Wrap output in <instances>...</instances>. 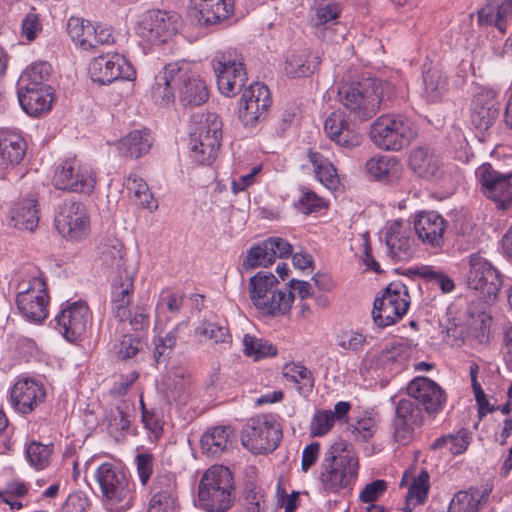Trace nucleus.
Listing matches in <instances>:
<instances>
[{
  "mask_svg": "<svg viewBox=\"0 0 512 512\" xmlns=\"http://www.w3.org/2000/svg\"><path fill=\"white\" fill-rule=\"evenodd\" d=\"M408 395L421 404L428 415L440 413L447 402L445 391L428 377H416L407 386Z\"/></svg>",
  "mask_w": 512,
  "mask_h": 512,
  "instance_id": "20",
  "label": "nucleus"
},
{
  "mask_svg": "<svg viewBox=\"0 0 512 512\" xmlns=\"http://www.w3.org/2000/svg\"><path fill=\"white\" fill-rule=\"evenodd\" d=\"M27 151V144L21 134L12 130H0V169L19 165Z\"/></svg>",
  "mask_w": 512,
  "mask_h": 512,
  "instance_id": "31",
  "label": "nucleus"
},
{
  "mask_svg": "<svg viewBox=\"0 0 512 512\" xmlns=\"http://www.w3.org/2000/svg\"><path fill=\"white\" fill-rule=\"evenodd\" d=\"M181 26L178 13L152 10L142 15L136 26V34L144 47L159 46L176 36Z\"/></svg>",
  "mask_w": 512,
  "mask_h": 512,
  "instance_id": "8",
  "label": "nucleus"
},
{
  "mask_svg": "<svg viewBox=\"0 0 512 512\" xmlns=\"http://www.w3.org/2000/svg\"><path fill=\"white\" fill-rule=\"evenodd\" d=\"M409 166L419 177L431 179L440 170L439 158L429 147L415 148L409 157Z\"/></svg>",
  "mask_w": 512,
  "mask_h": 512,
  "instance_id": "35",
  "label": "nucleus"
},
{
  "mask_svg": "<svg viewBox=\"0 0 512 512\" xmlns=\"http://www.w3.org/2000/svg\"><path fill=\"white\" fill-rule=\"evenodd\" d=\"M423 95L429 102L440 100L447 89V77L438 69H429L423 75Z\"/></svg>",
  "mask_w": 512,
  "mask_h": 512,
  "instance_id": "45",
  "label": "nucleus"
},
{
  "mask_svg": "<svg viewBox=\"0 0 512 512\" xmlns=\"http://www.w3.org/2000/svg\"><path fill=\"white\" fill-rule=\"evenodd\" d=\"M423 423V413L418 404L411 399H401L396 405L393 420L395 440L407 444L412 438L415 427Z\"/></svg>",
  "mask_w": 512,
  "mask_h": 512,
  "instance_id": "24",
  "label": "nucleus"
},
{
  "mask_svg": "<svg viewBox=\"0 0 512 512\" xmlns=\"http://www.w3.org/2000/svg\"><path fill=\"white\" fill-rule=\"evenodd\" d=\"M283 376L290 382L300 384L299 390L310 392L314 387L312 372L300 363H288L283 367Z\"/></svg>",
  "mask_w": 512,
  "mask_h": 512,
  "instance_id": "53",
  "label": "nucleus"
},
{
  "mask_svg": "<svg viewBox=\"0 0 512 512\" xmlns=\"http://www.w3.org/2000/svg\"><path fill=\"white\" fill-rule=\"evenodd\" d=\"M179 67L177 73V89L179 100L184 106H200L209 98V90L204 80L191 70L186 61L176 62Z\"/></svg>",
  "mask_w": 512,
  "mask_h": 512,
  "instance_id": "19",
  "label": "nucleus"
},
{
  "mask_svg": "<svg viewBox=\"0 0 512 512\" xmlns=\"http://www.w3.org/2000/svg\"><path fill=\"white\" fill-rule=\"evenodd\" d=\"M476 178L481 185L483 194L497 202L503 210L509 208L511 200V173L502 174L493 169L489 163L477 168Z\"/></svg>",
  "mask_w": 512,
  "mask_h": 512,
  "instance_id": "18",
  "label": "nucleus"
},
{
  "mask_svg": "<svg viewBox=\"0 0 512 512\" xmlns=\"http://www.w3.org/2000/svg\"><path fill=\"white\" fill-rule=\"evenodd\" d=\"M124 255V245L119 240H112L100 246V260L102 264L116 271L117 275L120 273L124 275V270H128L125 267Z\"/></svg>",
  "mask_w": 512,
  "mask_h": 512,
  "instance_id": "43",
  "label": "nucleus"
},
{
  "mask_svg": "<svg viewBox=\"0 0 512 512\" xmlns=\"http://www.w3.org/2000/svg\"><path fill=\"white\" fill-rule=\"evenodd\" d=\"M244 502L248 512H260L265 503L261 489L248 483L244 490Z\"/></svg>",
  "mask_w": 512,
  "mask_h": 512,
  "instance_id": "62",
  "label": "nucleus"
},
{
  "mask_svg": "<svg viewBox=\"0 0 512 512\" xmlns=\"http://www.w3.org/2000/svg\"><path fill=\"white\" fill-rule=\"evenodd\" d=\"M179 67L176 62L169 63L155 76L151 94L153 101L160 106H167L174 102L177 88V73Z\"/></svg>",
  "mask_w": 512,
  "mask_h": 512,
  "instance_id": "32",
  "label": "nucleus"
},
{
  "mask_svg": "<svg viewBox=\"0 0 512 512\" xmlns=\"http://www.w3.org/2000/svg\"><path fill=\"white\" fill-rule=\"evenodd\" d=\"M10 221L17 229L33 231L39 222L37 201L27 198L16 203L10 210Z\"/></svg>",
  "mask_w": 512,
  "mask_h": 512,
  "instance_id": "37",
  "label": "nucleus"
},
{
  "mask_svg": "<svg viewBox=\"0 0 512 512\" xmlns=\"http://www.w3.org/2000/svg\"><path fill=\"white\" fill-rule=\"evenodd\" d=\"M212 67L221 94L232 97L242 90L247 81L243 62L220 55L212 60Z\"/></svg>",
  "mask_w": 512,
  "mask_h": 512,
  "instance_id": "17",
  "label": "nucleus"
},
{
  "mask_svg": "<svg viewBox=\"0 0 512 512\" xmlns=\"http://www.w3.org/2000/svg\"><path fill=\"white\" fill-rule=\"evenodd\" d=\"M271 105L268 87L254 82L244 90L239 102V119L246 127H254L266 119Z\"/></svg>",
  "mask_w": 512,
  "mask_h": 512,
  "instance_id": "15",
  "label": "nucleus"
},
{
  "mask_svg": "<svg viewBox=\"0 0 512 512\" xmlns=\"http://www.w3.org/2000/svg\"><path fill=\"white\" fill-rule=\"evenodd\" d=\"M195 18L201 27L223 23L234 13L235 0H191Z\"/></svg>",
  "mask_w": 512,
  "mask_h": 512,
  "instance_id": "27",
  "label": "nucleus"
},
{
  "mask_svg": "<svg viewBox=\"0 0 512 512\" xmlns=\"http://www.w3.org/2000/svg\"><path fill=\"white\" fill-rule=\"evenodd\" d=\"M320 58L312 55L308 51H302L299 54H291L285 61V73L287 76L304 77L314 72L319 66Z\"/></svg>",
  "mask_w": 512,
  "mask_h": 512,
  "instance_id": "41",
  "label": "nucleus"
},
{
  "mask_svg": "<svg viewBox=\"0 0 512 512\" xmlns=\"http://www.w3.org/2000/svg\"><path fill=\"white\" fill-rule=\"evenodd\" d=\"M418 239L426 246L442 249L445 245L447 221L436 211H421L413 221Z\"/></svg>",
  "mask_w": 512,
  "mask_h": 512,
  "instance_id": "22",
  "label": "nucleus"
},
{
  "mask_svg": "<svg viewBox=\"0 0 512 512\" xmlns=\"http://www.w3.org/2000/svg\"><path fill=\"white\" fill-rule=\"evenodd\" d=\"M325 206L321 197L307 187L300 188V196L295 202V207L304 214H311L319 211Z\"/></svg>",
  "mask_w": 512,
  "mask_h": 512,
  "instance_id": "58",
  "label": "nucleus"
},
{
  "mask_svg": "<svg viewBox=\"0 0 512 512\" xmlns=\"http://www.w3.org/2000/svg\"><path fill=\"white\" fill-rule=\"evenodd\" d=\"M292 253V246L284 239L271 237L262 243L251 247L248 251L245 263L251 268L258 266L267 267L277 257L284 258Z\"/></svg>",
  "mask_w": 512,
  "mask_h": 512,
  "instance_id": "26",
  "label": "nucleus"
},
{
  "mask_svg": "<svg viewBox=\"0 0 512 512\" xmlns=\"http://www.w3.org/2000/svg\"><path fill=\"white\" fill-rule=\"evenodd\" d=\"M16 304L20 313L29 321L42 323L48 316V294L45 281L33 277L19 284Z\"/></svg>",
  "mask_w": 512,
  "mask_h": 512,
  "instance_id": "10",
  "label": "nucleus"
},
{
  "mask_svg": "<svg viewBox=\"0 0 512 512\" xmlns=\"http://www.w3.org/2000/svg\"><path fill=\"white\" fill-rule=\"evenodd\" d=\"M90 315L87 304L76 301L69 304L56 316V329L69 342H75L86 332Z\"/></svg>",
  "mask_w": 512,
  "mask_h": 512,
  "instance_id": "21",
  "label": "nucleus"
},
{
  "mask_svg": "<svg viewBox=\"0 0 512 512\" xmlns=\"http://www.w3.org/2000/svg\"><path fill=\"white\" fill-rule=\"evenodd\" d=\"M324 131L332 141L347 149L359 146L362 142V135L350 126L345 113L340 110L333 111L326 118Z\"/></svg>",
  "mask_w": 512,
  "mask_h": 512,
  "instance_id": "28",
  "label": "nucleus"
},
{
  "mask_svg": "<svg viewBox=\"0 0 512 512\" xmlns=\"http://www.w3.org/2000/svg\"><path fill=\"white\" fill-rule=\"evenodd\" d=\"M18 86L20 106L28 115L38 117L51 109L53 101L51 87Z\"/></svg>",
  "mask_w": 512,
  "mask_h": 512,
  "instance_id": "30",
  "label": "nucleus"
},
{
  "mask_svg": "<svg viewBox=\"0 0 512 512\" xmlns=\"http://www.w3.org/2000/svg\"><path fill=\"white\" fill-rule=\"evenodd\" d=\"M409 272L437 285L444 293H450L455 288L454 281L447 274L433 266L422 265L409 269Z\"/></svg>",
  "mask_w": 512,
  "mask_h": 512,
  "instance_id": "49",
  "label": "nucleus"
},
{
  "mask_svg": "<svg viewBox=\"0 0 512 512\" xmlns=\"http://www.w3.org/2000/svg\"><path fill=\"white\" fill-rule=\"evenodd\" d=\"M281 437L282 432L276 424L256 418L244 426L241 442L253 454H267L277 448Z\"/></svg>",
  "mask_w": 512,
  "mask_h": 512,
  "instance_id": "11",
  "label": "nucleus"
},
{
  "mask_svg": "<svg viewBox=\"0 0 512 512\" xmlns=\"http://www.w3.org/2000/svg\"><path fill=\"white\" fill-rule=\"evenodd\" d=\"M190 131V157L198 164L209 165L217 157L222 138V122L216 114L201 115Z\"/></svg>",
  "mask_w": 512,
  "mask_h": 512,
  "instance_id": "6",
  "label": "nucleus"
},
{
  "mask_svg": "<svg viewBox=\"0 0 512 512\" xmlns=\"http://www.w3.org/2000/svg\"><path fill=\"white\" fill-rule=\"evenodd\" d=\"M309 160L314 167L317 179L326 187L337 184L336 168L318 152H309Z\"/></svg>",
  "mask_w": 512,
  "mask_h": 512,
  "instance_id": "51",
  "label": "nucleus"
},
{
  "mask_svg": "<svg viewBox=\"0 0 512 512\" xmlns=\"http://www.w3.org/2000/svg\"><path fill=\"white\" fill-rule=\"evenodd\" d=\"M125 186L130 193H133L138 204L145 209L155 211L158 208V202L150 192L147 183L136 174H130L125 182Z\"/></svg>",
  "mask_w": 512,
  "mask_h": 512,
  "instance_id": "44",
  "label": "nucleus"
},
{
  "mask_svg": "<svg viewBox=\"0 0 512 512\" xmlns=\"http://www.w3.org/2000/svg\"><path fill=\"white\" fill-rule=\"evenodd\" d=\"M477 16L480 25H493L502 33L506 31V18L500 14L494 0H487V4L477 12Z\"/></svg>",
  "mask_w": 512,
  "mask_h": 512,
  "instance_id": "55",
  "label": "nucleus"
},
{
  "mask_svg": "<svg viewBox=\"0 0 512 512\" xmlns=\"http://www.w3.org/2000/svg\"><path fill=\"white\" fill-rule=\"evenodd\" d=\"M243 347L244 354L248 357H253L254 360L277 354V348L271 343L250 334L244 335Z\"/></svg>",
  "mask_w": 512,
  "mask_h": 512,
  "instance_id": "52",
  "label": "nucleus"
},
{
  "mask_svg": "<svg viewBox=\"0 0 512 512\" xmlns=\"http://www.w3.org/2000/svg\"><path fill=\"white\" fill-rule=\"evenodd\" d=\"M135 463L140 483L145 486L153 474L154 457L151 453H138L135 457Z\"/></svg>",
  "mask_w": 512,
  "mask_h": 512,
  "instance_id": "63",
  "label": "nucleus"
},
{
  "mask_svg": "<svg viewBox=\"0 0 512 512\" xmlns=\"http://www.w3.org/2000/svg\"><path fill=\"white\" fill-rule=\"evenodd\" d=\"M417 136L414 122L401 114H387L378 117L370 128V138L380 149L400 151Z\"/></svg>",
  "mask_w": 512,
  "mask_h": 512,
  "instance_id": "5",
  "label": "nucleus"
},
{
  "mask_svg": "<svg viewBox=\"0 0 512 512\" xmlns=\"http://www.w3.org/2000/svg\"><path fill=\"white\" fill-rule=\"evenodd\" d=\"M233 477L230 470L214 465L202 475L198 485L199 507L207 512H226L233 503Z\"/></svg>",
  "mask_w": 512,
  "mask_h": 512,
  "instance_id": "4",
  "label": "nucleus"
},
{
  "mask_svg": "<svg viewBox=\"0 0 512 512\" xmlns=\"http://www.w3.org/2000/svg\"><path fill=\"white\" fill-rule=\"evenodd\" d=\"M366 171L377 181L385 184L397 183L402 175V167L395 157H373L366 162Z\"/></svg>",
  "mask_w": 512,
  "mask_h": 512,
  "instance_id": "34",
  "label": "nucleus"
},
{
  "mask_svg": "<svg viewBox=\"0 0 512 512\" xmlns=\"http://www.w3.org/2000/svg\"><path fill=\"white\" fill-rule=\"evenodd\" d=\"M388 256L394 262H405L410 260L416 252V242L407 228H404L401 221H394L385 234Z\"/></svg>",
  "mask_w": 512,
  "mask_h": 512,
  "instance_id": "25",
  "label": "nucleus"
},
{
  "mask_svg": "<svg viewBox=\"0 0 512 512\" xmlns=\"http://www.w3.org/2000/svg\"><path fill=\"white\" fill-rule=\"evenodd\" d=\"M52 183L59 190L90 194L95 186V178L88 166L76 159H67L55 170Z\"/></svg>",
  "mask_w": 512,
  "mask_h": 512,
  "instance_id": "13",
  "label": "nucleus"
},
{
  "mask_svg": "<svg viewBox=\"0 0 512 512\" xmlns=\"http://www.w3.org/2000/svg\"><path fill=\"white\" fill-rule=\"evenodd\" d=\"M337 344L344 350L359 352L367 344V337L353 330L343 331L337 336Z\"/></svg>",
  "mask_w": 512,
  "mask_h": 512,
  "instance_id": "59",
  "label": "nucleus"
},
{
  "mask_svg": "<svg viewBox=\"0 0 512 512\" xmlns=\"http://www.w3.org/2000/svg\"><path fill=\"white\" fill-rule=\"evenodd\" d=\"M334 423L331 410H319L312 418L310 434L315 437L323 436L332 429Z\"/></svg>",
  "mask_w": 512,
  "mask_h": 512,
  "instance_id": "60",
  "label": "nucleus"
},
{
  "mask_svg": "<svg viewBox=\"0 0 512 512\" xmlns=\"http://www.w3.org/2000/svg\"><path fill=\"white\" fill-rule=\"evenodd\" d=\"M383 84L374 78L346 83L339 88L341 104L349 110L355 119L367 121L379 111L383 99Z\"/></svg>",
  "mask_w": 512,
  "mask_h": 512,
  "instance_id": "2",
  "label": "nucleus"
},
{
  "mask_svg": "<svg viewBox=\"0 0 512 512\" xmlns=\"http://www.w3.org/2000/svg\"><path fill=\"white\" fill-rule=\"evenodd\" d=\"M231 429L217 426L205 432L200 440L202 452L211 457L221 455L228 447Z\"/></svg>",
  "mask_w": 512,
  "mask_h": 512,
  "instance_id": "39",
  "label": "nucleus"
},
{
  "mask_svg": "<svg viewBox=\"0 0 512 512\" xmlns=\"http://www.w3.org/2000/svg\"><path fill=\"white\" fill-rule=\"evenodd\" d=\"M196 334L215 344H230L232 336L227 326L214 322H202L195 330Z\"/></svg>",
  "mask_w": 512,
  "mask_h": 512,
  "instance_id": "54",
  "label": "nucleus"
},
{
  "mask_svg": "<svg viewBox=\"0 0 512 512\" xmlns=\"http://www.w3.org/2000/svg\"><path fill=\"white\" fill-rule=\"evenodd\" d=\"M178 508V497L152 496L147 512H176Z\"/></svg>",
  "mask_w": 512,
  "mask_h": 512,
  "instance_id": "64",
  "label": "nucleus"
},
{
  "mask_svg": "<svg viewBox=\"0 0 512 512\" xmlns=\"http://www.w3.org/2000/svg\"><path fill=\"white\" fill-rule=\"evenodd\" d=\"M46 390L42 383L30 379H19L10 390V403L15 411L29 414L45 401Z\"/></svg>",
  "mask_w": 512,
  "mask_h": 512,
  "instance_id": "23",
  "label": "nucleus"
},
{
  "mask_svg": "<svg viewBox=\"0 0 512 512\" xmlns=\"http://www.w3.org/2000/svg\"><path fill=\"white\" fill-rule=\"evenodd\" d=\"M187 328L184 322L176 325L169 331L165 337L159 338L155 343L154 359L157 364L164 363L176 345L177 340L181 339V333Z\"/></svg>",
  "mask_w": 512,
  "mask_h": 512,
  "instance_id": "50",
  "label": "nucleus"
},
{
  "mask_svg": "<svg viewBox=\"0 0 512 512\" xmlns=\"http://www.w3.org/2000/svg\"><path fill=\"white\" fill-rule=\"evenodd\" d=\"M190 384V375L183 370L173 369L166 376V390L174 400L184 401Z\"/></svg>",
  "mask_w": 512,
  "mask_h": 512,
  "instance_id": "46",
  "label": "nucleus"
},
{
  "mask_svg": "<svg viewBox=\"0 0 512 512\" xmlns=\"http://www.w3.org/2000/svg\"><path fill=\"white\" fill-rule=\"evenodd\" d=\"M278 280L271 273L259 272L249 281V296L254 306L265 315L277 316L286 314L294 300L291 291L277 289Z\"/></svg>",
  "mask_w": 512,
  "mask_h": 512,
  "instance_id": "7",
  "label": "nucleus"
},
{
  "mask_svg": "<svg viewBox=\"0 0 512 512\" xmlns=\"http://www.w3.org/2000/svg\"><path fill=\"white\" fill-rule=\"evenodd\" d=\"M67 32L72 41L83 50L95 48V26L91 22L71 17L67 23Z\"/></svg>",
  "mask_w": 512,
  "mask_h": 512,
  "instance_id": "42",
  "label": "nucleus"
},
{
  "mask_svg": "<svg viewBox=\"0 0 512 512\" xmlns=\"http://www.w3.org/2000/svg\"><path fill=\"white\" fill-rule=\"evenodd\" d=\"M410 356V346L405 342L396 341L381 351L380 360L391 372L399 373L406 368Z\"/></svg>",
  "mask_w": 512,
  "mask_h": 512,
  "instance_id": "40",
  "label": "nucleus"
},
{
  "mask_svg": "<svg viewBox=\"0 0 512 512\" xmlns=\"http://www.w3.org/2000/svg\"><path fill=\"white\" fill-rule=\"evenodd\" d=\"M152 496L178 497L175 476L169 472L158 473L152 488Z\"/></svg>",
  "mask_w": 512,
  "mask_h": 512,
  "instance_id": "57",
  "label": "nucleus"
},
{
  "mask_svg": "<svg viewBox=\"0 0 512 512\" xmlns=\"http://www.w3.org/2000/svg\"><path fill=\"white\" fill-rule=\"evenodd\" d=\"M468 286L480 291L484 298L496 297L502 286L501 275L480 253L469 256Z\"/></svg>",
  "mask_w": 512,
  "mask_h": 512,
  "instance_id": "16",
  "label": "nucleus"
},
{
  "mask_svg": "<svg viewBox=\"0 0 512 512\" xmlns=\"http://www.w3.org/2000/svg\"><path fill=\"white\" fill-rule=\"evenodd\" d=\"M88 72L92 81L102 85L123 79L132 80L135 70L119 53H106L95 57L89 64Z\"/></svg>",
  "mask_w": 512,
  "mask_h": 512,
  "instance_id": "14",
  "label": "nucleus"
},
{
  "mask_svg": "<svg viewBox=\"0 0 512 512\" xmlns=\"http://www.w3.org/2000/svg\"><path fill=\"white\" fill-rule=\"evenodd\" d=\"M359 458L353 447L345 441L334 442L324 453L318 481L326 494L349 495L359 475Z\"/></svg>",
  "mask_w": 512,
  "mask_h": 512,
  "instance_id": "1",
  "label": "nucleus"
},
{
  "mask_svg": "<svg viewBox=\"0 0 512 512\" xmlns=\"http://www.w3.org/2000/svg\"><path fill=\"white\" fill-rule=\"evenodd\" d=\"M152 143L148 129L133 130L119 141L118 150L124 156L137 159L149 152Z\"/></svg>",
  "mask_w": 512,
  "mask_h": 512,
  "instance_id": "36",
  "label": "nucleus"
},
{
  "mask_svg": "<svg viewBox=\"0 0 512 512\" xmlns=\"http://www.w3.org/2000/svg\"><path fill=\"white\" fill-rule=\"evenodd\" d=\"M134 291V276L129 270L113 279L111 291V309L113 316L120 322L130 317L129 305Z\"/></svg>",
  "mask_w": 512,
  "mask_h": 512,
  "instance_id": "29",
  "label": "nucleus"
},
{
  "mask_svg": "<svg viewBox=\"0 0 512 512\" xmlns=\"http://www.w3.org/2000/svg\"><path fill=\"white\" fill-rule=\"evenodd\" d=\"M492 317L485 311L483 303H472L468 308L467 325L471 336L480 343H485L490 338Z\"/></svg>",
  "mask_w": 512,
  "mask_h": 512,
  "instance_id": "38",
  "label": "nucleus"
},
{
  "mask_svg": "<svg viewBox=\"0 0 512 512\" xmlns=\"http://www.w3.org/2000/svg\"><path fill=\"white\" fill-rule=\"evenodd\" d=\"M51 70V65L48 62H35L22 73L18 85L48 87L44 83L49 79Z\"/></svg>",
  "mask_w": 512,
  "mask_h": 512,
  "instance_id": "48",
  "label": "nucleus"
},
{
  "mask_svg": "<svg viewBox=\"0 0 512 512\" xmlns=\"http://www.w3.org/2000/svg\"><path fill=\"white\" fill-rule=\"evenodd\" d=\"M409 304L406 286L401 282L389 284L382 296L374 300V323L380 328L395 324L407 313Z\"/></svg>",
  "mask_w": 512,
  "mask_h": 512,
  "instance_id": "9",
  "label": "nucleus"
},
{
  "mask_svg": "<svg viewBox=\"0 0 512 512\" xmlns=\"http://www.w3.org/2000/svg\"><path fill=\"white\" fill-rule=\"evenodd\" d=\"M55 226L59 234L68 240L86 238L90 232V221L84 205L77 201H64L55 216Z\"/></svg>",
  "mask_w": 512,
  "mask_h": 512,
  "instance_id": "12",
  "label": "nucleus"
},
{
  "mask_svg": "<svg viewBox=\"0 0 512 512\" xmlns=\"http://www.w3.org/2000/svg\"><path fill=\"white\" fill-rule=\"evenodd\" d=\"M352 434L358 441L366 442L376 431L377 423L371 415H365L350 426Z\"/></svg>",
  "mask_w": 512,
  "mask_h": 512,
  "instance_id": "61",
  "label": "nucleus"
},
{
  "mask_svg": "<svg viewBox=\"0 0 512 512\" xmlns=\"http://www.w3.org/2000/svg\"><path fill=\"white\" fill-rule=\"evenodd\" d=\"M94 480L102 500L111 509L131 507L135 495V484L128 471L120 464L104 462L94 472Z\"/></svg>",
  "mask_w": 512,
  "mask_h": 512,
  "instance_id": "3",
  "label": "nucleus"
},
{
  "mask_svg": "<svg viewBox=\"0 0 512 512\" xmlns=\"http://www.w3.org/2000/svg\"><path fill=\"white\" fill-rule=\"evenodd\" d=\"M51 453L52 447L50 445H44L36 441L30 442L26 448L27 460L37 470H42L48 466Z\"/></svg>",
  "mask_w": 512,
  "mask_h": 512,
  "instance_id": "56",
  "label": "nucleus"
},
{
  "mask_svg": "<svg viewBox=\"0 0 512 512\" xmlns=\"http://www.w3.org/2000/svg\"><path fill=\"white\" fill-rule=\"evenodd\" d=\"M499 115L498 103L491 93L477 94L471 104V122L479 130H487Z\"/></svg>",
  "mask_w": 512,
  "mask_h": 512,
  "instance_id": "33",
  "label": "nucleus"
},
{
  "mask_svg": "<svg viewBox=\"0 0 512 512\" xmlns=\"http://www.w3.org/2000/svg\"><path fill=\"white\" fill-rule=\"evenodd\" d=\"M341 14V5L337 2L327 1L322 2L317 7L316 11V26H323L325 33L323 37L330 41H337L330 37V28L337 24V20Z\"/></svg>",
  "mask_w": 512,
  "mask_h": 512,
  "instance_id": "47",
  "label": "nucleus"
}]
</instances>
